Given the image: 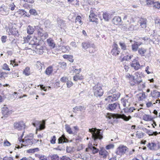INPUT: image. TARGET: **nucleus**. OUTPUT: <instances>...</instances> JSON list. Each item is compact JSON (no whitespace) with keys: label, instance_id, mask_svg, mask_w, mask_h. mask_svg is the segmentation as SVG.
<instances>
[{"label":"nucleus","instance_id":"nucleus-8","mask_svg":"<svg viewBox=\"0 0 160 160\" xmlns=\"http://www.w3.org/2000/svg\"><path fill=\"white\" fill-rule=\"evenodd\" d=\"M118 107L120 108L119 104L118 102H116L109 104L107 107V109L109 111H114Z\"/></svg>","mask_w":160,"mask_h":160},{"label":"nucleus","instance_id":"nucleus-13","mask_svg":"<svg viewBox=\"0 0 160 160\" xmlns=\"http://www.w3.org/2000/svg\"><path fill=\"white\" fill-rule=\"evenodd\" d=\"M8 32L9 34H11L16 36H18L19 35L18 31L16 28L12 27L11 28L7 29V31L8 32Z\"/></svg>","mask_w":160,"mask_h":160},{"label":"nucleus","instance_id":"nucleus-61","mask_svg":"<svg viewBox=\"0 0 160 160\" xmlns=\"http://www.w3.org/2000/svg\"><path fill=\"white\" fill-rule=\"evenodd\" d=\"M116 90L115 89L113 88L111 90L109 91L108 92V95H112L113 93H115L116 92Z\"/></svg>","mask_w":160,"mask_h":160},{"label":"nucleus","instance_id":"nucleus-38","mask_svg":"<svg viewBox=\"0 0 160 160\" xmlns=\"http://www.w3.org/2000/svg\"><path fill=\"white\" fill-rule=\"evenodd\" d=\"M39 150L38 148H35L29 149L27 150V152L28 153H33L39 151Z\"/></svg>","mask_w":160,"mask_h":160},{"label":"nucleus","instance_id":"nucleus-49","mask_svg":"<svg viewBox=\"0 0 160 160\" xmlns=\"http://www.w3.org/2000/svg\"><path fill=\"white\" fill-rule=\"evenodd\" d=\"M21 13H22L23 15H24V16H26L27 17H29L30 15L29 13H28L24 10H22L20 11Z\"/></svg>","mask_w":160,"mask_h":160},{"label":"nucleus","instance_id":"nucleus-52","mask_svg":"<svg viewBox=\"0 0 160 160\" xmlns=\"http://www.w3.org/2000/svg\"><path fill=\"white\" fill-rule=\"evenodd\" d=\"M41 123V122H39V121H36L35 122L32 123V125L33 126H34V127H36L37 128V130L38 129V127L39 126V125Z\"/></svg>","mask_w":160,"mask_h":160},{"label":"nucleus","instance_id":"nucleus-41","mask_svg":"<svg viewBox=\"0 0 160 160\" xmlns=\"http://www.w3.org/2000/svg\"><path fill=\"white\" fill-rule=\"evenodd\" d=\"M30 68H29L27 67L24 70L23 72V73L26 76H28L30 74V72L29 71Z\"/></svg>","mask_w":160,"mask_h":160},{"label":"nucleus","instance_id":"nucleus-5","mask_svg":"<svg viewBox=\"0 0 160 160\" xmlns=\"http://www.w3.org/2000/svg\"><path fill=\"white\" fill-rule=\"evenodd\" d=\"M112 49L111 51L112 54L114 56L118 55L120 53V49L118 48L117 44L115 42H114L112 45Z\"/></svg>","mask_w":160,"mask_h":160},{"label":"nucleus","instance_id":"nucleus-60","mask_svg":"<svg viewBox=\"0 0 160 160\" xmlns=\"http://www.w3.org/2000/svg\"><path fill=\"white\" fill-rule=\"evenodd\" d=\"M114 145L113 144H110L106 146V148L107 149H109L114 148Z\"/></svg>","mask_w":160,"mask_h":160},{"label":"nucleus","instance_id":"nucleus-46","mask_svg":"<svg viewBox=\"0 0 160 160\" xmlns=\"http://www.w3.org/2000/svg\"><path fill=\"white\" fill-rule=\"evenodd\" d=\"M29 12L31 14L34 16H36L38 15L37 12L34 9H30L29 11Z\"/></svg>","mask_w":160,"mask_h":160},{"label":"nucleus","instance_id":"nucleus-25","mask_svg":"<svg viewBox=\"0 0 160 160\" xmlns=\"http://www.w3.org/2000/svg\"><path fill=\"white\" fill-rule=\"evenodd\" d=\"M111 95H109V96L105 98V101H107L108 103L115 101Z\"/></svg>","mask_w":160,"mask_h":160},{"label":"nucleus","instance_id":"nucleus-18","mask_svg":"<svg viewBox=\"0 0 160 160\" xmlns=\"http://www.w3.org/2000/svg\"><path fill=\"white\" fill-rule=\"evenodd\" d=\"M151 96L155 99H156L160 97V92L157 90H154L151 93Z\"/></svg>","mask_w":160,"mask_h":160},{"label":"nucleus","instance_id":"nucleus-11","mask_svg":"<svg viewBox=\"0 0 160 160\" xmlns=\"http://www.w3.org/2000/svg\"><path fill=\"white\" fill-rule=\"evenodd\" d=\"M97 17V15H95L92 10H90V14L89 16L90 21L91 22H95L98 23V21Z\"/></svg>","mask_w":160,"mask_h":160},{"label":"nucleus","instance_id":"nucleus-1","mask_svg":"<svg viewBox=\"0 0 160 160\" xmlns=\"http://www.w3.org/2000/svg\"><path fill=\"white\" fill-rule=\"evenodd\" d=\"M89 131L92 133V138L94 141L98 139L101 140L103 138V132L101 129L92 128L89 129Z\"/></svg>","mask_w":160,"mask_h":160},{"label":"nucleus","instance_id":"nucleus-63","mask_svg":"<svg viewBox=\"0 0 160 160\" xmlns=\"http://www.w3.org/2000/svg\"><path fill=\"white\" fill-rule=\"evenodd\" d=\"M10 64L13 66V67L17 66L18 65V64L16 63L15 62L14 60H11Z\"/></svg>","mask_w":160,"mask_h":160},{"label":"nucleus","instance_id":"nucleus-45","mask_svg":"<svg viewBox=\"0 0 160 160\" xmlns=\"http://www.w3.org/2000/svg\"><path fill=\"white\" fill-rule=\"evenodd\" d=\"M44 25L46 27L50 28L51 25V22L49 20H46L44 22Z\"/></svg>","mask_w":160,"mask_h":160},{"label":"nucleus","instance_id":"nucleus-22","mask_svg":"<svg viewBox=\"0 0 160 160\" xmlns=\"http://www.w3.org/2000/svg\"><path fill=\"white\" fill-rule=\"evenodd\" d=\"M27 29V33L29 34H32L35 30L34 28L30 25L28 26Z\"/></svg>","mask_w":160,"mask_h":160},{"label":"nucleus","instance_id":"nucleus-7","mask_svg":"<svg viewBox=\"0 0 160 160\" xmlns=\"http://www.w3.org/2000/svg\"><path fill=\"white\" fill-rule=\"evenodd\" d=\"M82 48L84 50H87L88 48H94L95 45L93 43H91L89 41L85 42L82 43Z\"/></svg>","mask_w":160,"mask_h":160},{"label":"nucleus","instance_id":"nucleus-3","mask_svg":"<svg viewBox=\"0 0 160 160\" xmlns=\"http://www.w3.org/2000/svg\"><path fill=\"white\" fill-rule=\"evenodd\" d=\"M122 118L125 121H128L131 118L130 116L127 117L124 114H112L110 116H109V118L110 119L111 118Z\"/></svg>","mask_w":160,"mask_h":160},{"label":"nucleus","instance_id":"nucleus-50","mask_svg":"<svg viewBox=\"0 0 160 160\" xmlns=\"http://www.w3.org/2000/svg\"><path fill=\"white\" fill-rule=\"evenodd\" d=\"M91 150H92V152L93 153H97L98 151L99 150L98 149H97L95 147L93 146H92V144H91Z\"/></svg>","mask_w":160,"mask_h":160},{"label":"nucleus","instance_id":"nucleus-54","mask_svg":"<svg viewBox=\"0 0 160 160\" xmlns=\"http://www.w3.org/2000/svg\"><path fill=\"white\" fill-rule=\"evenodd\" d=\"M2 69L6 70H7L8 71H9L10 70V69L9 68L8 65L6 63H4L3 65Z\"/></svg>","mask_w":160,"mask_h":160},{"label":"nucleus","instance_id":"nucleus-24","mask_svg":"<svg viewBox=\"0 0 160 160\" xmlns=\"http://www.w3.org/2000/svg\"><path fill=\"white\" fill-rule=\"evenodd\" d=\"M0 11L3 15H6L8 14L9 12L8 11H6V7L5 6L2 7L0 8Z\"/></svg>","mask_w":160,"mask_h":160},{"label":"nucleus","instance_id":"nucleus-17","mask_svg":"<svg viewBox=\"0 0 160 160\" xmlns=\"http://www.w3.org/2000/svg\"><path fill=\"white\" fill-rule=\"evenodd\" d=\"M23 142L25 144V146L31 145L34 143V140L32 138H27L25 139Z\"/></svg>","mask_w":160,"mask_h":160},{"label":"nucleus","instance_id":"nucleus-53","mask_svg":"<svg viewBox=\"0 0 160 160\" xmlns=\"http://www.w3.org/2000/svg\"><path fill=\"white\" fill-rule=\"evenodd\" d=\"M51 158L52 160H59V157L58 155L54 154L51 157Z\"/></svg>","mask_w":160,"mask_h":160},{"label":"nucleus","instance_id":"nucleus-15","mask_svg":"<svg viewBox=\"0 0 160 160\" xmlns=\"http://www.w3.org/2000/svg\"><path fill=\"white\" fill-rule=\"evenodd\" d=\"M112 22L113 23L116 25L121 24V19L118 16L115 17L112 20Z\"/></svg>","mask_w":160,"mask_h":160},{"label":"nucleus","instance_id":"nucleus-58","mask_svg":"<svg viewBox=\"0 0 160 160\" xmlns=\"http://www.w3.org/2000/svg\"><path fill=\"white\" fill-rule=\"evenodd\" d=\"M73 85V83L72 82L70 81H68L67 82V87L69 88H70Z\"/></svg>","mask_w":160,"mask_h":160},{"label":"nucleus","instance_id":"nucleus-23","mask_svg":"<svg viewBox=\"0 0 160 160\" xmlns=\"http://www.w3.org/2000/svg\"><path fill=\"white\" fill-rule=\"evenodd\" d=\"M126 76L127 77H128L130 79H132V81L130 82V85L132 86L135 85V84L136 83V82L135 81L134 77L133 76H131L130 74H129L128 75H127Z\"/></svg>","mask_w":160,"mask_h":160},{"label":"nucleus","instance_id":"nucleus-55","mask_svg":"<svg viewBox=\"0 0 160 160\" xmlns=\"http://www.w3.org/2000/svg\"><path fill=\"white\" fill-rule=\"evenodd\" d=\"M9 8L12 11L14 10L15 6L13 3H12L9 5Z\"/></svg>","mask_w":160,"mask_h":160},{"label":"nucleus","instance_id":"nucleus-19","mask_svg":"<svg viewBox=\"0 0 160 160\" xmlns=\"http://www.w3.org/2000/svg\"><path fill=\"white\" fill-rule=\"evenodd\" d=\"M47 42L48 45L50 46L51 48H54L55 45V44L53 40L51 38H49L47 40Z\"/></svg>","mask_w":160,"mask_h":160},{"label":"nucleus","instance_id":"nucleus-14","mask_svg":"<svg viewBox=\"0 0 160 160\" xmlns=\"http://www.w3.org/2000/svg\"><path fill=\"white\" fill-rule=\"evenodd\" d=\"M2 113L4 116L6 117V116L12 113L11 111H9L8 108L5 106L2 108Z\"/></svg>","mask_w":160,"mask_h":160},{"label":"nucleus","instance_id":"nucleus-21","mask_svg":"<svg viewBox=\"0 0 160 160\" xmlns=\"http://www.w3.org/2000/svg\"><path fill=\"white\" fill-rule=\"evenodd\" d=\"M99 154L102 156L103 158H106L108 155V153L105 149H102L99 151Z\"/></svg>","mask_w":160,"mask_h":160},{"label":"nucleus","instance_id":"nucleus-10","mask_svg":"<svg viewBox=\"0 0 160 160\" xmlns=\"http://www.w3.org/2000/svg\"><path fill=\"white\" fill-rule=\"evenodd\" d=\"M140 24V27L141 28H144L147 27L148 21L145 18H141L138 21Z\"/></svg>","mask_w":160,"mask_h":160},{"label":"nucleus","instance_id":"nucleus-16","mask_svg":"<svg viewBox=\"0 0 160 160\" xmlns=\"http://www.w3.org/2000/svg\"><path fill=\"white\" fill-rule=\"evenodd\" d=\"M132 62L133 63L131 64V66L133 67L135 70H138L140 68V65L138 61L135 60L133 61ZM141 67H142V66Z\"/></svg>","mask_w":160,"mask_h":160},{"label":"nucleus","instance_id":"nucleus-6","mask_svg":"<svg viewBox=\"0 0 160 160\" xmlns=\"http://www.w3.org/2000/svg\"><path fill=\"white\" fill-rule=\"evenodd\" d=\"M15 128L21 130L25 128V125L22 121L15 122L14 124Z\"/></svg>","mask_w":160,"mask_h":160},{"label":"nucleus","instance_id":"nucleus-12","mask_svg":"<svg viewBox=\"0 0 160 160\" xmlns=\"http://www.w3.org/2000/svg\"><path fill=\"white\" fill-rule=\"evenodd\" d=\"M58 144H62L68 142V139L65 137L64 134L62 135L58 139Z\"/></svg>","mask_w":160,"mask_h":160},{"label":"nucleus","instance_id":"nucleus-57","mask_svg":"<svg viewBox=\"0 0 160 160\" xmlns=\"http://www.w3.org/2000/svg\"><path fill=\"white\" fill-rule=\"evenodd\" d=\"M147 4L148 5H151L153 4L154 2V0H146Z\"/></svg>","mask_w":160,"mask_h":160},{"label":"nucleus","instance_id":"nucleus-36","mask_svg":"<svg viewBox=\"0 0 160 160\" xmlns=\"http://www.w3.org/2000/svg\"><path fill=\"white\" fill-rule=\"evenodd\" d=\"M138 47V45L137 43H134L132 45V48L133 51L136 52L137 51Z\"/></svg>","mask_w":160,"mask_h":160},{"label":"nucleus","instance_id":"nucleus-44","mask_svg":"<svg viewBox=\"0 0 160 160\" xmlns=\"http://www.w3.org/2000/svg\"><path fill=\"white\" fill-rule=\"evenodd\" d=\"M7 73L6 72L0 71V78L1 79L5 78L7 77Z\"/></svg>","mask_w":160,"mask_h":160},{"label":"nucleus","instance_id":"nucleus-29","mask_svg":"<svg viewBox=\"0 0 160 160\" xmlns=\"http://www.w3.org/2000/svg\"><path fill=\"white\" fill-rule=\"evenodd\" d=\"M146 50L143 48H139L138 50V52L141 56H143L144 54L146 52Z\"/></svg>","mask_w":160,"mask_h":160},{"label":"nucleus","instance_id":"nucleus-48","mask_svg":"<svg viewBox=\"0 0 160 160\" xmlns=\"http://www.w3.org/2000/svg\"><path fill=\"white\" fill-rule=\"evenodd\" d=\"M31 38V37L29 35L27 36L26 37H24L23 38L24 43H23V44L24 43H28L29 41Z\"/></svg>","mask_w":160,"mask_h":160},{"label":"nucleus","instance_id":"nucleus-35","mask_svg":"<svg viewBox=\"0 0 160 160\" xmlns=\"http://www.w3.org/2000/svg\"><path fill=\"white\" fill-rule=\"evenodd\" d=\"M143 118V119L146 121H150L152 119L150 116L146 114L144 115Z\"/></svg>","mask_w":160,"mask_h":160},{"label":"nucleus","instance_id":"nucleus-26","mask_svg":"<svg viewBox=\"0 0 160 160\" xmlns=\"http://www.w3.org/2000/svg\"><path fill=\"white\" fill-rule=\"evenodd\" d=\"M115 101L117 100L118 98H119L120 94L119 92H116L115 93H113L112 95H111Z\"/></svg>","mask_w":160,"mask_h":160},{"label":"nucleus","instance_id":"nucleus-27","mask_svg":"<svg viewBox=\"0 0 160 160\" xmlns=\"http://www.w3.org/2000/svg\"><path fill=\"white\" fill-rule=\"evenodd\" d=\"M84 108V107L81 106H76L74 108H73V112L75 113L77 112V111H81L82 109Z\"/></svg>","mask_w":160,"mask_h":160},{"label":"nucleus","instance_id":"nucleus-64","mask_svg":"<svg viewBox=\"0 0 160 160\" xmlns=\"http://www.w3.org/2000/svg\"><path fill=\"white\" fill-rule=\"evenodd\" d=\"M155 23L157 26H160V19H156L155 20Z\"/></svg>","mask_w":160,"mask_h":160},{"label":"nucleus","instance_id":"nucleus-9","mask_svg":"<svg viewBox=\"0 0 160 160\" xmlns=\"http://www.w3.org/2000/svg\"><path fill=\"white\" fill-rule=\"evenodd\" d=\"M147 146L150 150H157L160 148V145L159 144L157 145L153 142L148 143L147 144Z\"/></svg>","mask_w":160,"mask_h":160},{"label":"nucleus","instance_id":"nucleus-42","mask_svg":"<svg viewBox=\"0 0 160 160\" xmlns=\"http://www.w3.org/2000/svg\"><path fill=\"white\" fill-rule=\"evenodd\" d=\"M153 7L156 8L160 9V2H154L153 4Z\"/></svg>","mask_w":160,"mask_h":160},{"label":"nucleus","instance_id":"nucleus-43","mask_svg":"<svg viewBox=\"0 0 160 160\" xmlns=\"http://www.w3.org/2000/svg\"><path fill=\"white\" fill-rule=\"evenodd\" d=\"M38 129L40 130L44 129L45 128V122L43 121L42 123H40L38 127Z\"/></svg>","mask_w":160,"mask_h":160},{"label":"nucleus","instance_id":"nucleus-47","mask_svg":"<svg viewBox=\"0 0 160 160\" xmlns=\"http://www.w3.org/2000/svg\"><path fill=\"white\" fill-rule=\"evenodd\" d=\"M135 109L134 107H131L130 108H125L124 109V111L125 112H133L134 110H135Z\"/></svg>","mask_w":160,"mask_h":160},{"label":"nucleus","instance_id":"nucleus-62","mask_svg":"<svg viewBox=\"0 0 160 160\" xmlns=\"http://www.w3.org/2000/svg\"><path fill=\"white\" fill-rule=\"evenodd\" d=\"M136 137L138 138H141L143 137V133L141 132L140 133H137L136 134Z\"/></svg>","mask_w":160,"mask_h":160},{"label":"nucleus","instance_id":"nucleus-31","mask_svg":"<svg viewBox=\"0 0 160 160\" xmlns=\"http://www.w3.org/2000/svg\"><path fill=\"white\" fill-rule=\"evenodd\" d=\"M65 129L66 131L68 132L70 134H73L74 133L71 130V128L70 127L69 125L66 124L65 125Z\"/></svg>","mask_w":160,"mask_h":160},{"label":"nucleus","instance_id":"nucleus-2","mask_svg":"<svg viewBox=\"0 0 160 160\" xmlns=\"http://www.w3.org/2000/svg\"><path fill=\"white\" fill-rule=\"evenodd\" d=\"M93 92L94 95L96 97H100L103 94V92L101 87L98 85H95L93 87Z\"/></svg>","mask_w":160,"mask_h":160},{"label":"nucleus","instance_id":"nucleus-28","mask_svg":"<svg viewBox=\"0 0 160 160\" xmlns=\"http://www.w3.org/2000/svg\"><path fill=\"white\" fill-rule=\"evenodd\" d=\"M137 96L139 100H142L146 98V95L144 92L139 93Z\"/></svg>","mask_w":160,"mask_h":160},{"label":"nucleus","instance_id":"nucleus-39","mask_svg":"<svg viewBox=\"0 0 160 160\" xmlns=\"http://www.w3.org/2000/svg\"><path fill=\"white\" fill-rule=\"evenodd\" d=\"M147 133H148L149 136H156L158 134L156 131L153 132L151 130H148L147 132Z\"/></svg>","mask_w":160,"mask_h":160},{"label":"nucleus","instance_id":"nucleus-56","mask_svg":"<svg viewBox=\"0 0 160 160\" xmlns=\"http://www.w3.org/2000/svg\"><path fill=\"white\" fill-rule=\"evenodd\" d=\"M38 35L41 37H43V36L44 31L42 29V30H40L37 32Z\"/></svg>","mask_w":160,"mask_h":160},{"label":"nucleus","instance_id":"nucleus-59","mask_svg":"<svg viewBox=\"0 0 160 160\" xmlns=\"http://www.w3.org/2000/svg\"><path fill=\"white\" fill-rule=\"evenodd\" d=\"M128 30L132 31L134 29V26L132 25H130L128 26Z\"/></svg>","mask_w":160,"mask_h":160},{"label":"nucleus","instance_id":"nucleus-33","mask_svg":"<svg viewBox=\"0 0 160 160\" xmlns=\"http://www.w3.org/2000/svg\"><path fill=\"white\" fill-rule=\"evenodd\" d=\"M121 101H122V99ZM122 102L123 106L125 107L129 106L130 105V103L128 102V99H125L124 100H123V102L122 101Z\"/></svg>","mask_w":160,"mask_h":160},{"label":"nucleus","instance_id":"nucleus-20","mask_svg":"<svg viewBox=\"0 0 160 160\" xmlns=\"http://www.w3.org/2000/svg\"><path fill=\"white\" fill-rule=\"evenodd\" d=\"M35 52L37 53H38L39 54H42L43 52V50L42 49V47H41L39 45H38L35 46Z\"/></svg>","mask_w":160,"mask_h":160},{"label":"nucleus","instance_id":"nucleus-40","mask_svg":"<svg viewBox=\"0 0 160 160\" xmlns=\"http://www.w3.org/2000/svg\"><path fill=\"white\" fill-rule=\"evenodd\" d=\"M119 44L121 48L123 50H126L127 49L126 46V45L125 43L123 42H119Z\"/></svg>","mask_w":160,"mask_h":160},{"label":"nucleus","instance_id":"nucleus-37","mask_svg":"<svg viewBox=\"0 0 160 160\" xmlns=\"http://www.w3.org/2000/svg\"><path fill=\"white\" fill-rule=\"evenodd\" d=\"M83 78L82 76L78 75H75L73 77V80L75 81H77L79 80H81Z\"/></svg>","mask_w":160,"mask_h":160},{"label":"nucleus","instance_id":"nucleus-4","mask_svg":"<svg viewBox=\"0 0 160 160\" xmlns=\"http://www.w3.org/2000/svg\"><path fill=\"white\" fill-rule=\"evenodd\" d=\"M128 148L124 145H120L116 149V153L120 156L124 154L127 151Z\"/></svg>","mask_w":160,"mask_h":160},{"label":"nucleus","instance_id":"nucleus-34","mask_svg":"<svg viewBox=\"0 0 160 160\" xmlns=\"http://www.w3.org/2000/svg\"><path fill=\"white\" fill-rule=\"evenodd\" d=\"M70 49V47L67 46H63L61 48V49L63 52H68Z\"/></svg>","mask_w":160,"mask_h":160},{"label":"nucleus","instance_id":"nucleus-32","mask_svg":"<svg viewBox=\"0 0 160 160\" xmlns=\"http://www.w3.org/2000/svg\"><path fill=\"white\" fill-rule=\"evenodd\" d=\"M52 66H49L48 68L45 71L46 73L48 75L50 74L52 71Z\"/></svg>","mask_w":160,"mask_h":160},{"label":"nucleus","instance_id":"nucleus-51","mask_svg":"<svg viewBox=\"0 0 160 160\" xmlns=\"http://www.w3.org/2000/svg\"><path fill=\"white\" fill-rule=\"evenodd\" d=\"M60 64L61 65V68L63 69H65L67 68V64L64 62H60Z\"/></svg>","mask_w":160,"mask_h":160},{"label":"nucleus","instance_id":"nucleus-30","mask_svg":"<svg viewBox=\"0 0 160 160\" xmlns=\"http://www.w3.org/2000/svg\"><path fill=\"white\" fill-rule=\"evenodd\" d=\"M103 17L104 20L106 21H108L109 19L110 18L109 14L106 12L103 13Z\"/></svg>","mask_w":160,"mask_h":160}]
</instances>
